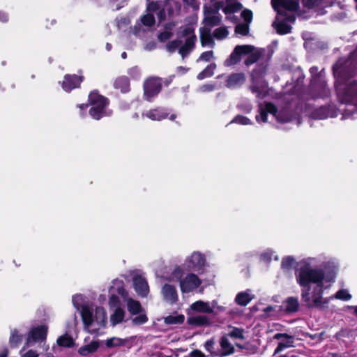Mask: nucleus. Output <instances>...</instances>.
<instances>
[{
    "instance_id": "obj_1",
    "label": "nucleus",
    "mask_w": 357,
    "mask_h": 357,
    "mask_svg": "<svg viewBox=\"0 0 357 357\" xmlns=\"http://www.w3.org/2000/svg\"><path fill=\"white\" fill-rule=\"evenodd\" d=\"M319 262L317 257L304 259L299 262L295 273L296 282L303 287L301 298L310 308H324L329 302L328 298L323 297V292L330 287L333 280L326 277L322 269L312 268Z\"/></svg>"
},
{
    "instance_id": "obj_2",
    "label": "nucleus",
    "mask_w": 357,
    "mask_h": 357,
    "mask_svg": "<svg viewBox=\"0 0 357 357\" xmlns=\"http://www.w3.org/2000/svg\"><path fill=\"white\" fill-rule=\"evenodd\" d=\"M81 317L84 329L90 333H97L107 322V313L102 307H97L93 310L88 305H83Z\"/></svg>"
},
{
    "instance_id": "obj_3",
    "label": "nucleus",
    "mask_w": 357,
    "mask_h": 357,
    "mask_svg": "<svg viewBox=\"0 0 357 357\" xmlns=\"http://www.w3.org/2000/svg\"><path fill=\"white\" fill-rule=\"evenodd\" d=\"M179 34L181 37L185 38V42L183 43L181 40L170 41L166 45V49L169 53L178 50L182 58L185 59L195 48L197 37L194 29L189 26L181 27Z\"/></svg>"
},
{
    "instance_id": "obj_4",
    "label": "nucleus",
    "mask_w": 357,
    "mask_h": 357,
    "mask_svg": "<svg viewBox=\"0 0 357 357\" xmlns=\"http://www.w3.org/2000/svg\"><path fill=\"white\" fill-rule=\"evenodd\" d=\"M182 275V268L177 266L174 269L168 280L170 281H179L181 291L183 293H189L194 291L202 283V280L194 273H188L183 278H181Z\"/></svg>"
},
{
    "instance_id": "obj_5",
    "label": "nucleus",
    "mask_w": 357,
    "mask_h": 357,
    "mask_svg": "<svg viewBox=\"0 0 357 357\" xmlns=\"http://www.w3.org/2000/svg\"><path fill=\"white\" fill-rule=\"evenodd\" d=\"M89 101L91 105L89 114L93 119L99 120L102 117L109 116L112 114L111 111L107 109V99L96 92H92L89 94Z\"/></svg>"
},
{
    "instance_id": "obj_6",
    "label": "nucleus",
    "mask_w": 357,
    "mask_h": 357,
    "mask_svg": "<svg viewBox=\"0 0 357 357\" xmlns=\"http://www.w3.org/2000/svg\"><path fill=\"white\" fill-rule=\"evenodd\" d=\"M337 92L341 102L353 104L357 107V83L355 81L337 86Z\"/></svg>"
},
{
    "instance_id": "obj_7",
    "label": "nucleus",
    "mask_w": 357,
    "mask_h": 357,
    "mask_svg": "<svg viewBox=\"0 0 357 357\" xmlns=\"http://www.w3.org/2000/svg\"><path fill=\"white\" fill-rule=\"evenodd\" d=\"M271 114L280 123L288 122L290 120L289 116L284 112H278L276 107L270 102L264 105H260L259 107V115L256 116V121L259 123H266L267 121V114Z\"/></svg>"
},
{
    "instance_id": "obj_8",
    "label": "nucleus",
    "mask_w": 357,
    "mask_h": 357,
    "mask_svg": "<svg viewBox=\"0 0 357 357\" xmlns=\"http://www.w3.org/2000/svg\"><path fill=\"white\" fill-rule=\"evenodd\" d=\"M116 284L117 285V293L119 295H121L123 298L124 301L126 302L128 312L132 315H136L141 312H143L144 309L142 308L140 303L137 301H135L131 298L128 297V294L123 287V282H117Z\"/></svg>"
},
{
    "instance_id": "obj_9",
    "label": "nucleus",
    "mask_w": 357,
    "mask_h": 357,
    "mask_svg": "<svg viewBox=\"0 0 357 357\" xmlns=\"http://www.w3.org/2000/svg\"><path fill=\"white\" fill-rule=\"evenodd\" d=\"M144 96L148 101L156 96L162 89V83L158 77H149L144 82Z\"/></svg>"
},
{
    "instance_id": "obj_10",
    "label": "nucleus",
    "mask_w": 357,
    "mask_h": 357,
    "mask_svg": "<svg viewBox=\"0 0 357 357\" xmlns=\"http://www.w3.org/2000/svg\"><path fill=\"white\" fill-rule=\"evenodd\" d=\"M205 263L204 256L199 252H194L186 258L183 265L188 271H199L205 266Z\"/></svg>"
},
{
    "instance_id": "obj_11",
    "label": "nucleus",
    "mask_w": 357,
    "mask_h": 357,
    "mask_svg": "<svg viewBox=\"0 0 357 357\" xmlns=\"http://www.w3.org/2000/svg\"><path fill=\"white\" fill-rule=\"evenodd\" d=\"M252 50L250 45H236L229 58L225 61V66H231L238 63L243 55H247Z\"/></svg>"
},
{
    "instance_id": "obj_12",
    "label": "nucleus",
    "mask_w": 357,
    "mask_h": 357,
    "mask_svg": "<svg viewBox=\"0 0 357 357\" xmlns=\"http://www.w3.org/2000/svg\"><path fill=\"white\" fill-rule=\"evenodd\" d=\"M273 339L280 340L274 351V356L280 353L285 349L294 347V337L287 333H276L274 335Z\"/></svg>"
},
{
    "instance_id": "obj_13",
    "label": "nucleus",
    "mask_w": 357,
    "mask_h": 357,
    "mask_svg": "<svg viewBox=\"0 0 357 357\" xmlns=\"http://www.w3.org/2000/svg\"><path fill=\"white\" fill-rule=\"evenodd\" d=\"M47 328L45 326H40L33 328L29 333L26 338L25 345L23 347V350L25 347H28L31 345V342H40L43 341L46 338Z\"/></svg>"
},
{
    "instance_id": "obj_14",
    "label": "nucleus",
    "mask_w": 357,
    "mask_h": 357,
    "mask_svg": "<svg viewBox=\"0 0 357 357\" xmlns=\"http://www.w3.org/2000/svg\"><path fill=\"white\" fill-rule=\"evenodd\" d=\"M256 71L252 75V85L249 87L252 93L258 98H263L267 95V85L265 82H259L255 77Z\"/></svg>"
},
{
    "instance_id": "obj_15",
    "label": "nucleus",
    "mask_w": 357,
    "mask_h": 357,
    "mask_svg": "<svg viewBox=\"0 0 357 357\" xmlns=\"http://www.w3.org/2000/svg\"><path fill=\"white\" fill-rule=\"evenodd\" d=\"M133 285L137 294L142 297H146L149 293V287L144 277L136 274L133 276Z\"/></svg>"
},
{
    "instance_id": "obj_16",
    "label": "nucleus",
    "mask_w": 357,
    "mask_h": 357,
    "mask_svg": "<svg viewBox=\"0 0 357 357\" xmlns=\"http://www.w3.org/2000/svg\"><path fill=\"white\" fill-rule=\"evenodd\" d=\"M161 294L163 299L170 304H174L178 301V293L174 285L164 284L161 289Z\"/></svg>"
},
{
    "instance_id": "obj_17",
    "label": "nucleus",
    "mask_w": 357,
    "mask_h": 357,
    "mask_svg": "<svg viewBox=\"0 0 357 357\" xmlns=\"http://www.w3.org/2000/svg\"><path fill=\"white\" fill-rule=\"evenodd\" d=\"M82 80V76H77L76 75H66L64 77V80L62 82V87L64 91L69 92L73 89L78 87Z\"/></svg>"
},
{
    "instance_id": "obj_18",
    "label": "nucleus",
    "mask_w": 357,
    "mask_h": 357,
    "mask_svg": "<svg viewBox=\"0 0 357 357\" xmlns=\"http://www.w3.org/2000/svg\"><path fill=\"white\" fill-rule=\"evenodd\" d=\"M220 349H218L219 357H225L231 355L234 353V345L229 341L227 336L223 335L219 341Z\"/></svg>"
},
{
    "instance_id": "obj_19",
    "label": "nucleus",
    "mask_w": 357,
    "mask_h": 357,
    "mask_svg": "<svg viewBox=\"0 0 357 357\" xmlns=\"http://www.w3.org/2000/svg\"><path fill=\"white\" fill-rule=\"evenodd\" d=\"M271 4L275 10L278 5L289 11H296L299 8V3L296 0H271Z\"/></svg>"
},
{
    "instance_id": "obj_20",
    "label": "nucleus",
    "mask_w": 357,
    "mask_h": 357,
    "mask_svg": "<svg viewBox=\"0 0 357 357\" xmlns=\"http://www.w3.org/2000/svg\"><path fill=\"white\" fill-rule=\"evenodd\" d=\"M245 81V77L243 73H233L230 75L227 81L226 86L228 88L234 89L241 86Z\"/></svg>"
},
{
    "instance_id": "obj_21",
    "label": "nucleus",
    "mask_w": 357,
    "mask_h": 357,
    "mask_svg": "<svg viewBox=\"0 0 357 357\" xmlns=\"http://www.w3.org/2000/svg\"><path fill=\"white\" fill-rule=\"evenodd\" d=\"M142 116H146L153 121H161L162 119H166L167 117L168 112L167 109H166L156 108L149 110L146 113H143Z\"/></svg>"
},
{
    "instance_id": "obj_22",
    "label": "nucleus",
    "mask_w": 357,
    "mask_h": 357,
    "mask_svg": "<svg viewBox=\"0 0 357 357\" xmlns=\"http://www.w3.org/2000/svg\"><path fill=\"white\" fill-rule=\"evenodd\" d=\"M190 308L197 312L212 313L213 312L214 306L211 305L210 303L198 301L193 303L190 305Z\"/></svg>"
},
{
    "instance_id": "obj_23",
    "label": "nucleus",
    "mask_w": 357,
    "mask_h": 357,
    "mask_svg": "<svg viewBox=\"0 0 357 357\" xmlns=\"http://www.w3.org/2000/svg\"><path fill=\"white\" fill-rule=\"evenodd\" d=\"M221 22V15L218 11L205 13L204 22L206 26L213 27Z\"/></svg>"
},
{
    "instance_id": "obj_24",
    "label": "nucleus",
    "mask_w": 357,
    "mask_h": 357,
    "mask_svg": "<svg viewBox=\"0 0 357 357\" xmlns=\"http://www.w3.org/2000/svg\"><path fill=\"white\" fill-rule=\"evenodd\" d=\"M254 296L250 289L238 293L235 298L236 303L241 306L247 305L252 299Z\"/></svg>"
},
{
    "instance_id": "obj_25",
    "label": "nucleus",
    "mask_w": 357,
    "mask_h": 357,
    "mask_svg": "<svg viewBox=\"0 0 357 357\" xmlns=\"http://www.w3.org/2000/svg\"><path fill=\"white\" fill-rule=\"evenodd\" d=\"M264 53V50L260 49H255L252 46V50L248 54L247 59L245 60V65L249 66L254 63L257 62Z\"/></svg>"
},
{
    "instance_id": "obj_26",
    "label": "nucleus",
    "mask_w": 357,
    "mask_h": 357,
    "mask_svg": "<svg viewBox=\"0 0 357 357\" xmlns=\"http://www.w3.org/2000/svg\"><path fill=\"white\" fill-rule=\"evenodd\" d=\"M125 310L121 307L115 308L114 312L110 315V322L112 326L121 323L125 317Z\"/></svg>"
},
{
    "instance_id": "obj_27",
    "label": "nucleus",
    "mask_w": 357,
    "mask_h": 357,
    "mask_svg": "<svg viewBox=\"0 0 357 357\" xmlns=\"http://www.w3.org/2000/svg\"><path fill=\"white\" fill-rule=\"evenodd\" d=\"M115 89L120 90L123 93H126L130 90V82L126 77H118L114 83Z\"/></svg>"
},
{
    "instance_id": "obj_28",
    "label": "nucleus",
    "mask_w": 357,
    "mask_h": 357,
    "mask_svg": "<svg viewBox=\"0 0 357 357\" xmlns=\"http://www.w3.org/2000/svg\"><path fill=\"white\" fill-rule=\"evenodd\" d=\"M188 322L190 325H194L196 326H206L210 323V320L206 316L204 315H197L192 316L188 319Z\"/></svg>"
},
{
    "instance_id": "obj_29",
    "label": "nucleus",
    "mask_w": 357,
    "mask_h": 357,
    "mask_svg": "<svg viewBox=\"0 0 357 357\" xmlns=\"http://www.w3.org/2000/svg\"><path fill=\"white\" fill-rule=\"evenodd\" d=\"M299 303L296 298L289 297L285 301V310L287 312H295L298 310Z\"/></svg>"
},
{
    "instance_id": "obj_30",
    "label": "nucleus",
    "mask_w": 357,
    "mask_h": 357,
    "mask_svg": "<svg viewBox=\"0 0 357 357\" xmlns=\"http://www.w3.org/2000/svg\"><path fill=\"white\" fill-rule=\"evenodd\" d=\"M98 347V342L93 341L90 344L80 347L79 349V353L82 356H87L88 354L96 351Z\"/></svg>"
},
{
    "instance_id": "obj_31",
    "label": "nucleus",
    "mask_w": 357,
    "mask_h": 357,
    "mask_svg": "<svg viewBox=\"0 0 357 357\" xmlns=\"http://www.w3.org/2000/svg\"><path fill=\"white\" fill-rule=\"evenodd\" d=\"M215 68L216 64L211 63L197 75V78L199 80H202L204 78L211 77L213 75Z\"/></svg>"
},
{
    "instance_id": "obj_32",
    "label": "nucleus",
    "mask_w": 357,
    "mask_h": 357,
    "mask_svg": "<svg viewBox=\"0 0 357 357\" xmlns=\"http://www.w3.org/2000/svg\"><path fill=\"white\" fill-rule=\"evenodd\" d=\"M277 32L280 34H287L291 31V26H289L285 21H280L278 22H274L273 24Z\"/></svg>"
},
{
    "instance_id": "obj_33",
    "label": "nucleus",
    "mask_w": 357,
    "mask_h": 357,
    "mask_svg": "<svg viewBox=\"0 0 357 357\" xmlns=\"http://www.w3.org/2000/svg\"><path fill=\"white\" fill-rule=\"evenodd\" d=\"M117 282L118 281L114 282V285L112 286L109 289V291L112 294L109 298V305L110 307L116 308L117 307H119V299L118 296L113 294V292H114V291L117 292V290H116L117 285L116 284Z\"/></svg>"
},
{
    "instance_id": "obj_34",
    "label": "nucleus",
    "mask_w": 357,
    "mask_h": 357,
    "mask_svg": "<svg viewBox=\"0 0 357 357\" xmlns=\"http://www.w3.org/2000/svg\"><path fill=\"white\" fill-rule=\"evenodd\" d=\"M22 340V335H20L17 329H13L10 333L9 343L10 347H16Z\"/></svg>"
},
{
    "instance_id": "obj_35",
    "label": "nucleus",
    "mask_w": 357,
    "mask_h": 357,
    "mask_svg": "<svg viewBox=\"0 0 357 357\" xmlns=\"http://www.w3.org/2000/svg\"><path fill=\"white\" fill-rule=\"evenodd\" d=\"M127 340L116 337H113L106 340L105 344L107 347H116L123 346L126 344Z\"/></svg>"
},
{
    "instance_id": "obj_36",
    "label": "nucleus",
    "mask_w": 357,
    "mask_h": 357,
    "mask_svg": "<svg viewBox=\"0 0 357 357\" xmlns=\"http://www.w3.org/2000/svg\"><path fill=\"white\" fill-rule=\"evenodd\" d=\"M215 342L214 339H210L204 343V349L210 353L213 357H219L218 349L215 348Z\"/></svg>"
},
{
    "instance_id": "obj_37",
    "label": "nucleus",
    "mask_w": 357,
    "mask_h": 357,
    "mask_svg": "<svg viewBox=\"0 0 357 357\" xmlns=\"http://www.w3.org/2000/svg\"><path fill=\"white\" fill-rule=\"evenodd\" d=\"M174 26V24H169L165 26V31L161 32L158 35V40L160 42H165L169 39L172 36L173 33L172 32V30L173 27Z\"/></svg>"
},
{
    "instance_id": "obj_38",
    "label": "nucleus",
    "mask_w": 357,
    "mask_h": 357,
    "mask_svg": "<svg viewBox=\"0 0 357 357\" xmlns=\"http://www.w3.org/2000/svg\"><path fill=\"white\" fill-rule=\"evenodd\" d=\"M242 8V5L238 2L228 3L224 8L223 12L225 14L234 13L239 11Z\"/></svg>"
},
{
    "instance_id": "obj_39",
    "label": "nucleus",
    "mask_w": 357,
    "mask_h": 357,
    "mask_svg": "<svg viewBox=\"0 0 357 357\" xmlns=\"http://www.w3.org/2000/svg\"><path fill=\"white\" fill-rule=\"evenodd\" d=\"M226 336H229L232 338L244 340V330L243 328L232 327L231 330L227 333Z\"/></svg>"
},
{
    "instance_id": "obj_40",
    "label": "nucleus",
    "mask_w": 357,
    "mask_h": 357,
    "mask_svg": "<svg viewBox=\"0 0 357 357\" xmlns=\"http://www.w3.org/2000/svg\"><path fill=\"white\" fill-rule=\"evenodd\" d=\"M183 321V315H169L165 318V323L167 324H179Z\"/></svg>"
},
{
    "instance_id": "obj_41",
    "label": "nucleus",
    "mask_w": 357,
    "mask_h": 357,
    "mask_svg": "<svg viewBox=\"0 0 357 357\" xmlns=\"http://www.w3.org/2000/svg\"><path fill=\"white\" fill-rule=\"evenodd\" d=\"M132 324L135 326H139L148 321V317L145 313L141 312L131 320Z\"/></svg>"
},
{
    "instance_id": "obj_42",
    "label": "nucleus",
    "mask_w": 357,
    "mask_h": 357,
    "mask_svg": "<svg viewBox=\"0 0 357 357\" xmlns=\"http://www.w3.org/2000/svg\"><path fill=\"white\" fill-rule=\"evenodd\" d=\"M57 342L60 346L69 347L73 345V340L70 336L66 335L59 337L57 340Z\"/></svg>"
},
{
    "instance_id": "obj_43",
    "label": "nucleus",
    "mask_w": 357,
    "mask_h": 357,
    "mask_svg": "<svg viewBox=\"0 0 357 357\" xmlns=\"http://www.w3.org/2000/svg\"><path fill=\"white\" fill-rule=\"evenodd\" d=\"M229 34V31L225 27H219L216 29L213 32V36L218 40H222L225 38Z\"/></svg>"
},
{
    "instance_id": "obj_44",
    "label": "nucleus",
    "mask_w": 357,
    "mask_h": 357,
    "mask_svg": "<svg viewBox=\"0 0 357 357\" xmlns=\"http://www.w3.org/2000/svg\"><path fill=\"white\" fill-rule=\"evenodd\" d=\"M141 22L146 26H152L155 24V17L153 14L148 13L141 17Z\"/></svg>"
},
{
    "instance_id": "obj_45",
    "label": "nucleus",
    "mask_w": 357,
    "mask_h": 357,
    "mask_svg": "<svg viewBox=\"0 0 357 357\" xmlns=\"http://www.w3.org/2000/svg\"><path fill=\"white\" fill-rule=\"evenodd\" d=\"M200 39L202 46H213L214 45L211 36L208 33H204L203 32H201Z\"/></svg>"
},
{
    "instance_id": "obj_46",
    "label": "nucleus",
    "mask_w": 357,
    "mask_h": 357,
    "mask_svg": "<svg viewBox=\"0 0 357 357\" xmlns=\"http://www.w3.org/2000/svg\"><path fill=\"white\" fill-rule=\"evenodd\" d=\"M235 32L243 36L248 35L249 32V24L245 23L237 24L235 28Z\"/></svg>"
},
{
    "instance_id": "obj_47",
    "label": "nucleus",
    "mask_w": 357,
    "mask_h": 357,
    "mask_svg": "<svg viewBox=\"0 0 357 357\" xmlns=\"http://www.w3.org/2000/svg\"><path fill=\"white\" fill-rule=\"evenodd\" d=\"M84 301V297L81 294H77L73 296L72 302L74 305V307L77 310H79L80 308L82 309V305Z\"/></svg>"
},
{
    "instance_id": "obj_48",
    "label": "nucleus",
    "mask_w": 357,
    "mask_h": 357,
    "mask_svg": "<svg viewBox=\"0 0 357 357\" xmlns=\"http://www.w3.org/2000/svg\"><path fill=\"white\" fill-rule=\"evenodd\" d=\"M335 298L342 301H349L351 298V295L347 289H341L335 294Z\"/></svg>"
},
{
    "instance_id": "obj_49",
    "label": "nucleus",
    "mask_w": 357,
    "mask_h": 357,
    "mask_svg": "<svg viewBox=\"0 0 357 357\" xmlns=\"http://www.w3.org/2000/svg\"><path fill=\"white\" fill-rule=\"evenodd\" d=\"M295 262V259L290 256L285 257L282 259L281 266L283 269H290Z\"/></svg>"
},
{
    "instance_id": "obj_50",
    "label": "nucleus",
    "mask_w": 357,
    "mask_h": 357,
    "mask_svg": "<svg viewBox=\"0 0 357 357\" xmlns=\"http://www.w3.org/2000/svg\"><path fill=\"white\" fill-rule=\"evenodd\" d=\"M238 123L241 125H248L251 123L250 120L244 116H236L233 120L231 121L230 123Z\"/></svg>"
},
{
    "instance_id": "obj_51",
    "label": "nucleus",
    "mask_w": 357,
    "mask_h": 357,
    "mask_svg": "<svg viewBox=\"0 0 357 357\" xmlns=\"http://www.w3.org/2000/svg\"><path fill=\"white\" fill-rule=\"evenodd\" d=\"M212 59H213V52L210 50L203 52L199 56V59H197V61H203L208 62L210 61Z\"/></svg>"
},
{
    "instance_id": "obj_52",
    "label": "nucleus",
    "mask_w": 357,
    "mask_h": 357,
    "mask_svg": "<svg viewBox=\"0 0 357 357\" xmlns=\"http://www.w3.org/2000/svg\"><path fill=\"white\" fill-rule=\"evenodd\" d=\"M264 314L263 317L265 318L274 316L276 314V310L274 307L268 305L262 310Z\"/></svg>"
},
{
    "instance_id": "obj_53",
    "label": "nucleus",
    "mask_w": 357,
    "mask_h": 357,
    "mask_svg": "<svg viewBox=\"0 0 357 357\" xmlns=\"http://www.w3.org/2000/svg\"><path fill=\"white\" fill-rule=\"evenodd\" d=\"M241 17L244 19L245 24H250L252 20V13L249 10H244L241 13Z\"/></svg>"
},
{
    "instance_id": "obj_54",
    "label": "nucleus",
    "mask_w": 357,
    "mask_h": 357,
    "mask_svg": "<svg viewBox=\"0 0 357 357\" xmlns=\"http://www.w3.org/2000/svg\"><path fill=\"white\" fill-rule=\"evenodd\" d=\"M328 116V112L325 107H321L316 112V117L319 119H326Z\"/></svg>"
},
{
    "instance_id": "obj_55",
    "label": "nucleus",
    "mask_w": 357,
    "mask_h": 357,
    "mask_svg": "<svg viewBox=\"0 0 357 357\" xmlns=\"http://www.w3.org/2000/svg\"><path fill=\"white\" fill-rule=\"evenodd\" d=\"M128 74L133 79H138L140 76V70L137 67H132L129 69Z\"/></svg>"
},
{
    "instance_id": "obj_56",
    "label": "nucleus",
    "mask_w": 357,
    "mask_h": 357,
    "mask_svg": "<svg viewBox=\"0 0 357 357\" xmlns=\"http://www.w3.org/2000/svg\"><path fill=\"white\" fill-rule=\"evenodd\" d=\"M185 357H206V355L200 350L195 349Z\"/></svg>"
},
{
    "instance_id": "obj_57",
    "label": "nucleus",
    "mask_w": 357,
    "mask_h": 357,
    "mask_svg": "<svg viewBox=\"0 0 357 357\" xmlns=\"http://www.w3.org/2000/svg\"><path fill=\"white\" fill-rule=\"evenodd\" d=\"M159 9V5L157 2H151L147 6V10L149 12H155Z\"/></svg>"
},
{
    "instance_id": "obj_58",
    "label": "nucleus",
    "mask_w": 357,
    "mask_h": 357,
    "mask_svg": "<svg viewBox=\"0 0 357 357\" xmlns=\"http://www.w3.org/2000/svg\"><path fill=\"white\" fill-rule=\"evenodd\" d=\"M214 89L215 86L213 84H205L201 86L200 91L202 92L212 91Z\"/></svg>"
},
{
    "instance_id": "obj_59",
    "label": "nucleus",
    "mask_w": 357,
    "mask_h": 357,
    "mask_svg": "<svg viewBox=\"0 0 357 357\" xmlns=\"http://www.w3.org/2000/svg\"><path fill=\"white\" fill-rule=\"evenodd\" d=\"M21 357H38V354L36 351L31 349L22 355Z\"/></svg>"
},
{
    "instance_id": "obj_60",
    "label": "nucleus",
    "mask_w": 357,
    "mask_h": 357,
    "mask_svg": "<svg viewBox=\"0 0 357 357\" xmlns=\"http://www.w3.org/2000/svg\"><path fill=\"white\" fill-rule=\"evenodd\" d=\"M261 258L264 261H269L272 259V253L265 252L261 255Z\"/></svg>"
},
{
    "instance_id": "obj_61",
    "label": "nucleus",
    "mask_w": 357,
    "mask_h": 357,
    "mask_svg": "<svg viewBox=\"0 0 357 357\" xmlns=\"http://www.w3.org/2000/svg\"><path fill=\"white\" fill-rule=\"evenodd\" d=\"M0 21L6 22L8 21V15L4 13L0 12Z\"/></svg>"
},
{
    "instance_id": "obj_62",
    "label": "nucleus",
    "mask_w": 357,
    "mask_h": 357,
    "mask_svg": "<svg viewBox=\"0 0 357 357\" xmlns=\"http://www.w3.org/2000/svg\"><path fill=\"white\" fill-rule=\"evenodd\" d=\"M346 333V331L342 330L340 332L337 333L335 335L336 339L339 340L341 338V337L344 336Z\"/></svg>"
},
{
    "instance_id": "obj_63",
    "label": "nucleus",
    "mask_w": 357,
    "mask_h": 357,
    "mask_svg": "<svg viewBox=\"0 0 357 357\" xmlns=\"http://www.w3.org/2000/svg\"><path fill=\"white\" fill-rule=\"evenodd\" d=\"M158 17L160 19V21H162L164 20L165 17V11L162 10H160L158 14Z\"/></svg>"
},
{
    "instance_id": "obj_64",
    "label": "nucleus",
    "mask_w": 357,
    "mask_h": 357,
    "mask_svg": "<svg viewBox=\"0 0 357 357\" xmlns=\"http://www.w3.org/2000/svg\"><path fill=\"white\" fill-rule=\"evenodd\" d=\"M155 43H149V44L146 45L145 48H146V50L151 51V50L155 49Z\"/></svg>"
}]
</instances>
